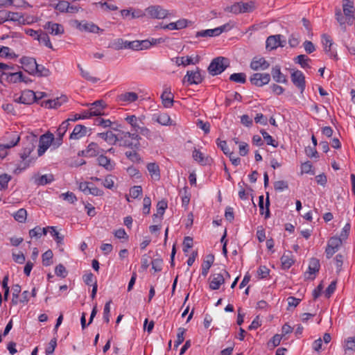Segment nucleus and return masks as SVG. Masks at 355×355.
<instances>
[{
	"mask_svg": "<svg viewBox=\"0 0 355 355\" xmlns=\"http://www.w3.org/2000/svg\"><path fill=\"white\" fill-rule=\"evenodd\" d=\"M137 150H132L131 151H126L125 155L131 162L140 163L142 159Z\"/></svg>",
	"mask_w": 355,
	"mask_h": 355,
	"instance_id": "e433bc0d",
	"label": "nucleus"
},
{
	"mask_svg": "<svg viewBox=\"0 0 355 355\" xmlns=\"http://www.w3.org/2000/svg\"><path fill=\"white\" fill-rule=\"evenodd\" d=\"M202 80L203 76L198 67H196L195 70L187 71L183 78V82H187L189 85H198L201 83Z\"/></svg>",
	"mask_w": 355,
	"mask_h": 355,
	"instance_id": "0eeeda50",
	"label": "nucleus"
},
{
	"mask_svg": "<svg viewBox=\"0 0 355 355\" xmlns=\"http://www.w3.org/2000/svg\"><path fill=\"white\" fill-rule=\"evenodd\" d=\"M7 137L10 139V141L6 144H0V158H4L8 154V150L15 146L20 140L19 135L16 132L8 134Z\"/></svg>",
	"mask_w": 355,
	"mask_h": 355,
	"instance_id": "39448f33",
	"label": "nucleus"
},
{
	"mask_svg": "<svg viewBox=\"0 0 355 355\" xmlns=\"http://www.w3.org/2000/svg\"><path fill=\"white\" fill-rule=\"evenodd\" d=\"M71 25L80 31L96 33H98L99 31H101L97 25L92 22H87L86 21H80L75 19L71 21Z\"/></svg>",
	"mask_w": 355,
	"mask_h": 355,
	"instance_id": "423d86ee",
	"label": "nucleus"
},
{
	"mask_svg": "<svg viewBox=\"0 0 355 355\" xmlns=\"http://www.w3.org/2000/svg\"><path fill=\"white\" fill-rule=\"evenodd\" d=\"M34 146L33 144L29 143L27 146L24 148V151L20 154V157L22 160H26L31 153L33 150Z\"/></svg>",
	"mask_w": 355,
	"mask_h": 355,
	"instance_id": "13d9d810",
	"label": "nucleus"
},
{
	"mask_svg": "<svg viewBox=\"0 0 355 355\" xmlns=\"http://www.w3.org/2000/svg\"><path fill=\"white\" fill-rule=\"evenodd\" d=\"M230 66V61L227 58L219 56L212 60L207 70L211 76L220 74Z\"/></svg>",
	"mask_w": 355,
	"mask_h": 355,
	"instance_id": "f03ea898",
	"label": "nucleus"
},
{
	"mask_svg": "<svg viewBox=\"0 0 355 355\" xmlns=\"http://www.w3.org/2000/svg\"><path fill=\"white\" fill-rule=\"evenodd\" d=\"M271 75L273 80L277 83H286L287 82V79L285 75L281 72V67L279 65L272 68Z\"/></svg>",
	"mask_w": 355,
	"mask_h": 355,
	"instance_id": "5701e85b",
	"label": "nucleus"
},
{
	"mask_svg": "<svg viewBox=\"0 0 355 355\" xmlns=\"http://www.w3.org/2000/svg\"><path fill=\"white\" fill-rule=\"evenodd\" d=\"M55 141L54 135L51 132L42 135L39 141V146L37 153L39 156H42L51 145L53 146Z\"/></svg>",
	"mask_w": 355,
	"mask_h": 355,
	"instance_id": "7ed1b4c3",
	"label": "nucleus"
},
{
	"mask_svg": "<svg viewBox=\"0 0 355 355\" xmlns=\"http://www.w3.org/2000/svg\"><path fill=\"white\" fill-rule=\"evenodd\" d=\"M291 80L302 93L305 89V77L301 71L297 70L291 73Z\"/></svg>",
	"mask_w": 355,
	"mask_h": 355,
	"instance_id": "f8f14e48",
	"label": "nucleus"
},
{
	"mask_svg": "<svg viewBox=\"0 0 355 355\" xmlns=\"http://www.w3.org/2000/svg\"><path fill=\"white\" fill-rule=\"evenodd\" d=\"M15 220L19 223H25L27 217V211L25 209L21 208L12 214Z\"/></svg>",
	"mask_w": 355,
	"mask_h": 355,
	"instance_id": "4c0bfd02",
	"label": "nucleus"
},
{
	"mask_svg": "<svg viewBox=\"0 0 355 355\" xmlns=\"http://www.w3.org/2000/svg\"><path fill=\"white\" fill-rule=\"evenodd\" d=\"M294 61L296 64H299L303 69H310L309 62L311 61L305 55H299L294 58Z\"/></svg>",
	"mask_w": 355,
	"mask_h": 355,
	"instance_id": "72a5a7b5",
	"label": "nucleus"
},
{
	"mask_svg": "<svg viewBox=\"0 0 355 355\" xmlns=\"http://www.w3.org/2000/svg\"><path fill=\"white\" fill-rule=\"evenodd\" d=\"M20 100L22 104L31 105L37 101V96L33 90L26 89L22 92Z\"/></svg>",
	"mask_w": 355,
	"mask_h": 355,
	"instance_id": "4468645a",
	"label": "nucleus"
},
{
	"mask_svg": "<svg viewBox=\"0 0 355 355\" xmlns=\"http://www.w3.org/2000/svg\"><path fill=\"white\" fill-rule=\"evenodd\" d=\"M97 136L101 137L110 144L113 145L117 144L116 139L118 138V133L114 134L111 131H107L105 132L98 133Z\"/></svg>",
	"mask_w": 355,
	"mask_h": 355,
	"instance_id": "bb28decb",
	"label": "nucleus"
},
{
	"mask_svg": "<svg viewBox=\"0 0 355 355\" xmlns=\"http://www.w3.org/2000/svg\"><path fill=\"white\" fill-rule=\"evenodd\" d=\"M162 263H163L162 259H161V258H156V259H153L152 261V262H151L152 268L155 272H159L162 269Z\"/></svg>",
	"mask_w": 355,
	"mask_h": 355,
	"instance_id": "69168bd1",
	"label": "nucleus"
},
{
	"mask_svg": "<svg viewBox=\"0 0 355 355\" xmlns=\"http://www.w3.org/2000/svg\"><path fill=\"white\" fill-rule=\"evenodd\" d=\"M77 67L80 71L81 76L86 80L92 83H96L99 80L98 78L92 76L88 70L83 69V67L80 64H78Z\"/></svg>",
	"mask_w": 355,
	"mask_h": 355,
	"instance_id": "473e14b6",
	"label": "nucleus"
},
{
	"mask_svg": "<svg viewBox=\"0 0 355 355\" xmlns=\"http://www.w3.org/2000/svg\"><path fill=\"white\" fill-rule=\"evenodd\" d=\"M138 99V95L133 92H125L117 96L118 101L125 103H131L135 102Z\"/></svg>",
	"mask_w": 355,
	"mask_h": 355,
	"instance_id": "412c9836",
	"label": "nucleus"
},
{
	"mask_svg": "<svg viewBox=\"0 0 355 355\" xmlns=\"http://www.w3.org/2000/svg\"><path fill=\"white\" fill-rule=\"evenodd\" d=\"M69 126V120L64 121L58 127L56 132V138L53 142V147L58 148L62 144L63 136L66 133Z\"/></svg>",
	"mask_w": 355,
	"mask_h": 355,
	"instance_id": "9d476101",
	"label": "nucleus"
},
{
	"mask_svg": "<svg viewBox=\"0 0 355 355\" xmlns=\"http://www.w3.org/2000/svg\"><path fill=\"white\" fill-rule=\"evenodd\" d=\"M281 262L282 268L284 270L288 269L294 263L292 252L288 251L282 256Z\"/></svg>",
	"mask_w": 355,
	"mask_h": 355,
	"instance_id": "c85d7f7f",
	"label": "nucleus"
},
{
	"mask_svg": "<svg viewBox=\"0 0 355 355\" xmlns=\"http://www.w3.org/2000/svg\"><path fill=\"white\" fill-rule=\"evenodd\" d=\"M196 125L198 128L202 129L205 134H208L210 132V123L209 122H204L203 121L198 119Z\"/></svg>",
	"mask_w": 355,
	"mask_h": 355,
	"instance_id": "0e129e2a",
	"label": "nucleus"
},
{
	"mask_svg": "<svg viewBox=\"0 0 355 355\" xmlns=\"http://www.w3.org/2000/svg\"><path fill=\"white\" fill-rule=\"evenodd\" d=\"M186 329L182 327H180L178 329V332L177 334V339L175 341V347H178L180 344H182L184 340V335L185 334Z\"/></svg>",
	"mask_w": 355,
	"mask_h": 355,
	"instance_id": "4d7b16f0",
	"label": "nucleus"
},
{
	"mask_svg": "<svg viewBox=\"0 0 355 355\" xmlns=\"http://www.w3.org/2000/svg\"><path fill=\"white\" fill-rule=\"evenodd\" d=\"M270 80V75L268 73H255L250 78V83L257 86L262 87Z\"/></svg>",
	"mask_w": 355,
	"mask_h": 355,
	"instance_id": "6e6552de",
	"label": "nucleus"
},
{
	"mask_svg": "<svg viewBox=\"0 0 355 355\" xmlns=\"http://www.w3.org/2000/svg\"><path fill=\"white\" fill-rule=\"evenodd\" d=\"M37 41L40 43H42L44 46L49 49H53V45L50 41V38L48 35V34L43 31H40V36L37 38Z\"/></svg>",
	"mask_w": 355,
	"mask_h": 355,
	"instance_id": "c9c22d12",
	"label": "nucleus"
},
{
	"mask_svg": "<svg viewBox=\"0 0 355 355\" xmlns=\"http://www.w3.org/2000/svg\"><path fill=\"white\" fill-rule=\"evenodd\" d=\"M69 2L65 0H60L58 2L53 5L55 10H58L61 13H67L69 8Z\"/></svg>",
	"mask_w": 355,
	"mask_h": 355,
	"instance_id": "58836bf2",
	"label": "nucleus"
},
{
	"mask_svg": "<svg viewBox=\"0 0 355 355\" xmlns=\"http://www.w3.org/2000/svg\"><path fill=\"white\" fill-rule=\"evenodd\" d=\"M216 32L217 31H216L215 28L202 30V31L196 32V37H216V36H217Z\"/></svg>",
	"mask_w": 355,
	"mask_h": 355,
	"instance_id": "09e8293b",
	"label": "nucleus"
},
{
	"mask_svg": "<svg viewBox=\"0 0 355 355\" xmlns=\"http://www.w3.org/2000/svg\"><path fill=\"white\" fill-rule=\"evenodd\" d=\"M53 254L51 250L46 251L42 254V263L45 266H49L52 264V258Z\"/></svg>",
	"mask_w": 355,
	"mask_h": 355,
	"instance_id": "8fccbe9b",
	"label": "nucleus"
},
{
	"mask_svg": "<svg viewBox=\"0 0 355 355\" xmlns=\"http://www.w3.org/2000/svg\"><path fill=\"white\" fill-rule=\"evenodd\" d=\"M123 39L118 38L110 42L108 45V47L112 48L114 50H121L123 49Z\"/></svg>",
	"mask_w": 355,
	"mask_h": 355,
	"instance_id": "6e6d98bb",
	"label": "nucleus"
},
{
	"mask_svg": "<svg viewBox=\"0 0 355 355\" xmlns=\"http://www.w3.org/2000/svg\"><path fill=\"white\" fill-rule=\"evenodd\" d=\"M112 129L118 132V138L116 140L117 144L120 147L131 150L139 149L141 137L138 133L121 130L116 128H112Z\"/></svg>",
	"mask_w": 355,
	"mask_h": 355,
	"instance_id": "f257e3e1",
	"label": "nucleus"
},
{
	"mask_svg": "<svg viewBox=\"0 0 355 355\" xmlns=\"http://www.w3.org/2000/svg\"><path fill=\"white\" fill-rule=\"evenodd\" d=\"M230 80L244 84L246 82V75L244 73H234L230 75Z\"/></svg>",
	"mask_w": 355,
	"mask_h": 355,
	"instance_id": "a19ab883",
	"label": "nucleus"
},
{
	"mask_svg": "<svg viewBox=\"0 0 355 355\" xmlns=\"http://www.w3.org/2000/svg\"><path fill=\"white\" fill-rule=\"evenodd\" d=\"M269 67V62L263 58H254L250 62V68L254 71L265 70Z\"/></svg>",
	"mask_w": 355,
	"mask_h": 355,
	"instance_id": "f3484780",
	"label": "nucleus"
},
{
	"mask_svg": "<svg viewBox=\"0 0 355 355\" xmlns=\"http://www.w3.org/2000/svg\"><path fill=\"white\" fill-rule=\"evenodd\" d=\"M269 272L270 270L266 266H261L257 270V275L261 279L267 277Z\"/></svg>",
	"mask_w": 355,
	"mask_h": 355,
	"instance_id": "774afa93",
	"label": "nucleus"
},
{
	"mask_svg": "<svg viewBox=\"0 0 355 355\" xmlns=\"http://www.w3.org/2000/svg\"><path fill=\"white\" fill-rule=\"evenodd\" d=\"M192 156L195 161L198 162L202 165L209 164L211 161V159H209L208 157H204L203 154L199 150L196 148L193 151Z\"/></svg>",
	"mask_w": 355,
	"mask_h": 355,
	"instance_id": "2f4dec72",
	"label": "nucleus"
},
{
	"mask_svg": "<svg viewBox=\"0 0 355 355\" xmlns=\"http://www.w3.org/2000/svg\"><path fill=\"white\" fill-rule=\"evenodd\" d=\"M87 133V128L83 125H76L73 132L71 133L69 136L70 139H79L84 137Z\"/></svg>",
	"mask_w": 355,
	"mask_h": 355,
	"instance_id": "4be33fe9",
	"label": "nucleus"
},
{
	"mask_svg": "<svg viewBox=\"0 0 355 355\" xmlns=\"http://www.w3.org/2000/svg\"><path fill=\"white\" fill-rule=\"evenodd\" d=\"M214 261V256L209 254L205 257L202 263V275L206 277L209 272L210 268L211 267Z\"/></svg>",
	"mask_w": 355,
	"mask_h": 355,
	"instance_id": "a878e982",
	"label": "nucleus"
},
{
	"mask_svg": "<svg viewBox=\"0 0 355 355\" xmlns=\"http://www.w3.org/2000/svg\"><path fill=\"white\" fill-rule=\"evenodd\" d=\"M60 197L63 198V200L68 201L70 203H74L77 200V198L76 195L71 191H67V193H62Z\"/></svg>",
	"mask_w": 355,
	"mask_h": 355,
	"instance_id": "052dcab7",
	"label": "nucleus"
},
{
	"mask_svg": "<svg viewBox=\"0 0 355 355\" xmlns=\"http://www.w3.org/2000/svg\"><path fill=\"white\" fill-rule=\"evenodd\" d=\"M320 261L317 258H311L309 261L308 272L309 275H315L320 270Z\"/></svg>",
	"mask_w": 355,
	"mask_h": 355,
	"instance_id": "f704fd0d",
	"label": "nucleus"
},
{
	"mask_svg": "<svg viewBox=\"0 0 355 355\" xmlns=\"http://www.w3.org/2000/svg\"><path fill=\"white\" fill-rule=\"evenodd\" d=\"M50 228V234L54 238L58 244H62L64 240V236L60 235V233L56 230L55 227L49 226Z\"/></svg>",
	"mask_w": 355,
	"mask_h": 355,
	"instance_id": "49530a36",
	"label": "nucleus"
},
{
	"mask_svg": "<svg viewBox=\"0 0 355 355\" xmlns=\"http://www.w3.org/2000/svg\"><path fill=\"white\" fill-rule=\"evenodd\" d=\"M343 12L346 17H354V2L352 0H343Z\"/></svg>",
	"mask_w": 355,
	"mask_h": 355,
	"instance_id": "c756f323",
	"label": "nucleus"
},
{
	"mask_svg": "<svg viewBox=\"0 0 355 355\" xmlns=\"http://www.w3.org/2000/svg\"><path fill=\"white\" fill-rule=\"evenodd\" d=\"M232 27H233V26L230 23H226V24H223V26L215 28L216 31H217L216 35L218 36L224 32H227V31H230L232 28Z\"/></svg>",
	"mask_w": 355,
	"mask_h": 355,
	"instance_id": "338daca9",
	"label": "nucleus"
},
{
	"mask_svg": "<svg viewBox=\"0 0 355 355\" xmlns=\"http://www.w3.org/2000/svg\"><path fill=\"white\" fill-rule=\"evenodd\" d=\"M10 6L17 8H26L31 6L25 0H10L9 6Z\"/></svg>",
	"mask_w": 355,
	"mask_h": 355,
	"instance_id": "e2e57ef3",
	"label": "nucleus"
},
{
	"mask_svg": "<svg viewBox=\"0 0 355 355\" xmlns=\"http://www.w3.org/2000/svg\"><path fill=\"white\" fill-rule=\"evenodd\" d=\"M11 180V176L7 173H3L0 175V190L6 189L8 188V182Z\"/></svg>",
	"mask_w": 355,
	"mask_h": 355,
	"instance_id": "5fc2aeb1",
	"label": "nucleus"
},
{
	"mask_svg": "<svg viewBox=\"0 0 355 355\" xmlns=\"http://www.w3.org/2000/svg\"><path fill=\"white\" fill-rule=\"evenodd\" d=\"M322 43L324 46V50L327 53H329V55L331 58H333L335 60H338V55L336 52H331V48L333 45V41L331 37L327 34H323L322 35Z\"/></svg>",
	"mask_w": 355,
	"mask_h": 355,
	"instance_id": "dca6fc26",
	"label": "nucleus"
},
{
	"mask_svg": "<svg viewBox=\"0 0 355 355\" xmlns=\"http://www.w3.org/2000/svg\"><path fill=\"white\" fill-rule=\"evenodd\" d=\"M145 12L152 19H164L168 15V11L159 5L150 6L145 9Z\"/></svg>",
	"mask_w": 355,
	"mask_h": 355,
	"instance_id": "20e7f679",
	"label": "nucleus"
},
{
	"mask_svg": "<svg viewBox=\"0 0 355 355\" xmlns=\"http://www.w3.org/2000/svg\"><path fill=\"white\" fill-rule=\"evenodd\" d=\"M20 63L22 64L24 70L31 75H34L37 69L36 60L31 57L24 56L20 59Z\"/></svg>",
	"mask_w": 355,
	"mask_h": 355,
	"instance_id": "1a4fd4ad",
	"label": "nucleus"
},
{
	"mask_svg": "<svg viewBox=\"0 0 355 355\" xmlns=\"http://www.w3.org/2000/svg\"><path fill=\"white\" fill-rule=\"evenodd\" d=\"M98 164L99 166H103L107 171L113 169V166L111 164V160L104 153H101L97 158Z\"/></svg>",
	"mask_w": 355,
	"mask_h": 355,
	"instance_id": "7c9ffc66",
	"label": "nucleus"
},
{
	"mask_svg": "<svg viewBox=\"0 0 355 355\" xmlns=\"http://www.w3.org/2000/svg\"><path fill=\"white\" fill-rule=\"evenodd\" d=\"M86 153L89 154V157H96L101 153H105V150L101 148L98 144L95 142H91L87 146Z\"/></svg>",
	"mask_w": 355,
	"mask_h": 355,
	"instance_id": "b1692460",
	"label": "nucleus"
},
{
	"mask_svg": "<svg viewBox=\"0 0 355 355\" xmlns=\"http://www.w3.org/2000/svg\"><path fill=\"white\" fill-rule=\"evenodd\" d=\"M241 13L252 12L254 9V3L250 1L248 3L239 2Z\"/></svg>",
	"mask_w": 355,
	"mask_h": 355,
	"instance_id": "680f3d73",
	"label": "nucleus"
},
{
	"mask_svg": "<svg viewBox=\"0 0 355 355\" xmlns=\"http://www.w3.org/2000/svg\"><path fill=\"white\" fill-rule=\"evenodd\" d=\"M138 134L140 136L142 135L146 137L148 139H152L155 137L154 133L146 126H141L138 131Z\"/></svg>",
	"mask_w": 355,
	"mask_h": 355,
	"instance_id": "864d4df0",
	"label": "nucleus"
},
{
	"mask_svg": "<svg viewBox=\"0 0 355 355\" xmlns=\"http://www.w3.org/2000/svg\"><path fill=\"white\" fill-rule=\"evenodd\" d=\"M281 35H270L266 40V49L271 51L277 49L278 46H284L286 40H281Z\"/></svg>",
	"mask_w": 355,
	"mask_h": 355,
	"instance_id": "9b49d317",
	"label": "nucleus"
},
{
	"mask_svg": "<svg viewBox=\"0 0 355 355\" xmlns=\"http://www.w3.org/2000/svg\"><path fill=\"white\" fill-rule=\"evenodd\" d=\"M168 207L167 202L165 200H161L157 202V214H153V218H157L158 215L162 216L165 212V210Z\"/></svg>",
	"mask_w": 355,
	"mask_h": 355,
	"instance_id": "37998d69",
	"label": "nucleus"
},
{
	"mask_svg": "<svg viewBox=\"0 0 355 355\" xmlns=\"http://www.w3.org/2000/svg\"><path fill=\"white\" fill-rule=\"evenodd\" d=\"M261 134L263 136V139L266 141L268 145H270L273 147H277L278 142L275 141L272 136H270L266 130H261Z\"/></svg>",
	"mask_w": 355,
	"mask_h": 355,
	"instance_id": "c03bdc74",
	"label": "nucleus"
},
{
	"mask_svg": "<svg viewBox=\"0 0 355 355\" xmlns=\"http://www.w3.org/2000/svg\"><path fill=\"white\" fill-rule=\"evenodd\" d=\"M8 21L17 22L18 24H31L33 21H28L24 15L19 12H15L8 10Z\"/></svg>",
	"mask_w": 355,
	"mask_h": 355,
	"instance_id": "2eb2a0df",
	"label": "nucleus"
},
{
	"mask_svg": "<svg viewBox=\"0 0 355 355\" xmlns=\"http://www.w3.org/2000/svg\"><path fill=\"white\" fill-rule=\"evenodd\" d=\"M161 98L162 100L163 105L166 107L169 108L171 107L173 105V95L171 94L170 89H166L162 96Z\"/></svg>",
	"mask_w": 355,
	"mask_h": 355,
	"instance_id": "cd10ccee",
	"label": "nucleus"
},
{
	"mask_svg": "<svg viewBox=\"0 0 355 355\" xmlns=\"http://www.w3.org/2000/svg\"><path fill=\"white\" fill-rule=\"evenodd\" d=\"M155 121L162 125H168L171 124V120L166 113H161L157 116Z\"/></svg>",
	"mask_w": 355,
	"mask_h": 355,
	"instance_id": "79ce46f5",
	"label": "nucleus"
},
{
	"mask_svg": "<svg viewBox=\"0 0 355 355\" xmlns=\"http://www.w3.org/2000/svg\"><path fill=\"white\" fill-rule=\"evenodd\" d=\"M209 283V288L211 290H218L225 283V276L222 273L214 274Z\"/></svg>",
	"mask_w": 355,
	"mask_h": 355,
	"instance_id": "aec40b11",
	"label": "nucleus"
},
{
	"mask_svg": "<svg viewBox=\"0 0 355 355\" xmlns=\"http://www.w3.org/2000/svg\"><path fill=\"white\" fill-rule=\"evenodd\" d=\"M146 167L152 179L156 181L160 180V169L157 164L155 162H150L147 164Z\"/></svg>",
	"mask_w": 355,
	"mask_h": 355,
	"instance_id": "393cba45",
	"label": "nucleus"
},
{
	"mask_svg": "<svg viewBox=\"0 0 355 355\" xmlns=\"http://www.w3.org/2000/svg\"><path fill=\"white\" fill-rule=\"evenodd\" d=\"M0 57L15 58L17 55L14 52H11V49L9 47L2 46L0 49Z\"/></svg>",
	"mask_w": 355,
	"mask_h": 355,
	"instance_id": "3c124183",
	"label": "nucleus"
},
{
	"mask_svg": "<svg viewBox=\"0 0 355 355\" xmlns=\"http://www.w3.org/2000/svg\"><path fill=\"white\" fill-rule=\"evenodd\" d=\"M125 121L130 125L133 132L138 133L141 124H144L141 117H137L135 115H129L125 118Z\"/></svg>",
	"mask_w": 355,
	"mask_h": 355,
	"instance_id": "a211bd4d",
	"label": "nucleus"
},
{
	"mask_svg": "<svg viewBox=\"0 0 355 355\" xmlns=\"http://www.w3.org/2000/svg\"><path fill=\"white\" fill-rule=\"evenodd\" d=\"M34 183L37 186H44L51 183L54 180L53 174L35 175L33 177Z\"/></svg>",
	"mask_w": 355,
	"mask_h": 355,
	"instance_id": "6ab92c4d",
	"label": "nucleus"
},
{
	"mask_svg": "<svg viewBox=\"0 0 355 355\" xmlns=\"http://www.w3.org/2000/svg\"><path fill=\"white\" fill-rule=\"evenodd\" d=\"M175 62L178 66L183 65L185 67L191 64H194V62H193V59L189 56L176 57L175 58Z\"/></svg>",
	"mask_w": 355,
	"mask_h": 355,
	"instance_id": "a18cd8bd",
	"label": "nucleus"
},
{
	"mask_svg": "<svg viewBox=\"0 0 355 355\" xmlns=\"http://www.w3.org/2000/svg\"><path fill=\"white\" fill-rule=\"evenodd\" d=\"M43 28L51 35H58L64 33V28L62 25L58 23L47 21L43 26Z\"/></svg>",
	"mask_w": 355,
	"mask_h": 355,
	"instance_id": "ddd939ff",
	"label": "nucleus"
},
{
	"mask_svg": "<svg viewBox=\"0 0 355 355\" xmlns=\"http://www.w3.org/2000/svg\"><path fill=\"white\" fill-rule=\"evenodd\" d=\"M216 144L218 148L224 153L225 155H227L232 153L229 147L227 146L226 141H222L218 139L216 140Z\"/></svg>",
	"mask_w": 355,
	"mask_h": 355,
	"instance_id": "bf43d9fd",
	"label": "nucleus"
},
{
	"mask_svg": "<svg viewBox=\"0 0 355 355\" xmlns=\"http://www.w3.org/2000/svg\"><path fill=\"white\" fill-rule=\"evenodd\" d=\"M60 98H55L53 100H47L42 103V105L47 108H58L62 105V102H60Z\"/></svg>",
	"mask_w": 355,
	"mask_h": 355,
	"instance_id": "603ef678",
	"label": "nucleus"
},
{
	"mask_svg": "<svg viewBox=\"0 0 355 355\" xmlns=\"http://www.w3.org/2000/svg\"><path fill=\"white\" fill-rule=\"evenodd\" d=\"M50 73L51 72L49 69L42 64H37V69L34 72V76H37L38 77H47Z\"/></svg>",
	"mask_w": 355,
	"mask_h": 355,
	"instance_id": "ea45409f",
	"label": "nucleus"
},
{
	"mask_svg": "<svg viewBox=\"0 0 355 355\" xmlns=\"http://www.w3.org/2000/svg\"><path fill=\"white\" fill-rule=\"evenodd\" d=\"M336 19L341 26L342 29L345 31L346 30L345 23L347 19L345 15L343 16L340 9H338L335 13Z\"/></svg>",
	"mask_w": 355,
	"mask_h": 355,
	"instance_id": "de8ad7c7",
	"label": "nucleus"
}]
</instances>
